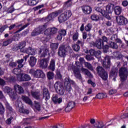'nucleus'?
<instances>
[{"instance_id": "obj_42", "label": "nucleus", "mask_w": 128, "mask_h": 128, "mask_svg": "<svg viewBox=\"0 0 128 128\" xmlns=\"http://www.w3.org/2000/svg\"><path fill=\"white\" fill-rule=\"evenodd\" d=\"M20 68H15L13 70V73L16 74L17 76V78L19 74H20Z\"/></svg>"}, {"instance_id": "obj_1", "label": "nucleus", "mask_w": 128, "mask_h": 128, "mask_svg": "<svg viewBox=\"0 0 128 128\" xmlns=\"http://www.w3.org/2000/svg\"><path fill=\"white\" fill-rule=\"evenodd\" d=\"M14 90L8 86H5L3 88V90L5 94H9L10 98L12 100H15L18 96V94H24V88L22 86L16 84L14 86Z\"/></svg>"}, {"instance_id": "obj_32", "label": "nucleus", "mask_w": 128, "mask_h": 128, "mask_svg": "<svg viewBox=\"0 0 128 128\" xmlns=\"http://www.w3.org/2000/svg\"><path fill=\"white\" fill-rule=\"evenodd\" d=\"M122 9L120 6H116L114 8V12L116 14H120Z\"/></svg>"}, {"instance_id": "obj_26", "label": "nucleus", "mask_w": 128, "mask_h": 128, "mask_svg": "<svg viewBox=\"0 0 128 128\" xmlns=\"http://www.w3.org/2000/svg\"><path fill=\"white\" fill-rule=\"evenodd\" d=\"M36 58L34 56H30L29 60V64L30 66H34L36 64Z\"/></svg>"}, {"instance_id": "obj_39", "label": "nucleus", "mask_w": 128, "mask_h": 128, "mask_svg": "<svg viewBox=\"0 0 128 128\" xmlns=\"http://www.w3.org/2000/svg\"><path fill=\"white\" fill-rule=\"evenodd\" d=\"M12 40L11 39H8L7 40H6L3 42V46H8L10 44H12Z\"/></svg>"}, {"instance_id": "obj_15", "label": "nucleus", "mask_w": 128, "mask_h": 128, "mask_svg": "<svg viewBox=\"0 0 128 128\" xmlns=\"http://www.w3.org/2000/svg\"><path fill=\"white\" fill-rule=\"evenodd\" d=\"M66 52L67 50L66 49V46H62L59 48L58 54L60 56L64 58V56H66Z\"/></svg>"}, {"instance_id": "obj_60", "label": "nucleus", "mask_w": 128, "mask_h": 128, "mask_svg": "<svg viewBox=\"0 0 128 128\" xmlns=\"http://www.w3.org/2000/svg\"><path fill=\"white\" fill-rule=\"evenodd\" d=\"M116 90H111L109 92L110 94H116Z\"/></svg>"}, {"instance_id": "obj_45", "label": "nucleus", "mask_w": 128, "mask_h": 128, "mask_svg": "<svg viewBox=\"0 0 128 128\" xmlns=\"http://www.w3.org/2000/svg\"><path fill=\"white\" fill-rule=\"evenodd\" d=\"M22 62H24V59H21L20 60H18V67L19 68H22L24 66V65H22Z\"/></svg>"}, {"instance_id": "obj_18", "label": "nucleus", "mask_w": 128, "mask_h": 128, "mask_svg": "<svg viewBox=\"0 0 128 128\" xmlns=\"http://www.w3.org/2000/svg\"><path fill=\"white\" fill-rule=\"evenodd\" d=\"M18 108L20 112H22V114H29L30 112L28 110L24 109V106L22 105V102H19L18 104Z\"/></svg>"}, {"instance_id": "obj_29", "label": "nucleus", "mask_w": 128, "mask_h": 128, "mask_svg": "<svg viewBox=\"0 0 128 128\" xmlns=\"http://www.w3.org/2000/svg\"><path fill=\"white\" fill-rule=\"evenodd\" d=\"M48 68L51 70H52V72L54 71V70H56V60H54L52 59L51 60Z\"/></svg>"}, {"instance_id": "obj_43", "label": "nucleus", "mask_w": 128, "mask_h": 128, "mask_svg": "<svg viewBox=\"0 0 128 128\" xmlns=\"http://www.w3.org/2000/svg\"><path fill=\"white\" fill-rule=\"evenodd\" d=\"M92 24H88L85 26V30L86 32H90L92 30Z\"/></svg>"}, {"instance_id": "obj_19", "label": "nucleus", "mask_w": 128, "mask_h": 128, "mask_svg": "<svg viewBox=\"0 0 128 128\" xmlns=\"http://www.w3.org/2000/svg\"><path fill=\"white\" fill-rule=\"evenodd\" d=\"M74 108V102H70L68 104L66 107L65 108V112H69Z\"/></svg>"}, {"instance_id": "obj_6", "label": "nucleus", "mask_w": 128, "mask_h": 128, "mask_svg": "<svg viewBox=\"0 0 128 128\" xmlns=\"http://www.w3.org/2000/svg\"><path fill=\"white\" fill-rule=\"evenodd\" d=\"M54 88L56 92L60 94H64V89L62 84L60 82H56L54 84Z\"/></svg>"}, {"instance_id": "obj_10", "label": "nucleus", "mask_w": 128, "mask_h": 128, "mask_svg": "<svg viewBox=\"0 0 128 128\" xmlns=\"http://www.w3.org/2000/svg\"><path fill=\"white\" fill-rule=\"evenodd\" d=\"M74 84V82L70 79V78L67 77L65 78L64 86L68 92L72 90V86H70V84Z\"/></svg>"}, {"instance_id": "obj_8", "label": "nucleus", "mask_w": 128, "mask_h": 128, "mask_svg": "<svg viewBox=\"0 0 128 128\" xmlns=\"http://www.w3.org/2000/svg\"><path fill=\"white\" fill-rule=\"evenodd\" d=\"M24 52L28 54V55L24 57V58L26 61L28 56H30H30H35V54H36V49L32 48V47H29L28 48H25V51Z\"/></svg>"}, {"instance_id": "obj_35", "label": "nucleus", "mask_w": 128, "mask_h": 128, "mask_svg": "<svg viewBox=\"0 0 128 128\" xmlns=\"http://www.w3.org/2000/svg\"><path fill=\"white\" fill-rule=\"evenodd\" d=\"M28 24H26L25 25H22V24H19L18 26V28H20V30H18L16 32H22V30H24V28H26V26H28Z\"/></svg>"}, {"instance_id": "obj_57", "label": "nucleus", "mask_w": 128, "mask_h": 128, "mask_svg": "<svg viewBox=\"0 0 128 128\" xmlns=\"http://www.w3.org/2000/svg\"><path fill=\"white\" fill-rule=\"evenodd\" d=\"M6 84V82L0 78V86H4Z\"/></svg>"}, {"instance_id": "obj_64", "label": "nucleus", "mask_w": 128, "mask_h": 128, "mask_svg": "<svg viewBox=\"0 0 128 128\" xmlns=\"http://www.w3.org/2000/svg\"><path fill=\"white\" fill-rule=\"evenodd\" d=\"M96 51L94 50H90V53L91 56H94Z\"/></svg>"}, {"instance_id": "obj_27", "label": "nucleus", "mask_w": 128, "mask_h": 128, "mask_svg": "<svg viewBox=\"0 0 128 128\" xmlns=\"http://www.w3.org/2000/svg\"><path fill=\"white\" fill-rule=\"evenodd\" d=\"M95 46H96L100 50L104 48V42L100 39L97 40L95 44Z\"/></svg>"}, {"instance_id": "obj_24", "label": "nucleus", "mask_w": 128, "mask_h": 128, "mask_svg": "<svg viewBox=\"0 0 128 128\" xmlns=\"http://www.w3.org/2000/svg\"><path fill=\"white\" fill-rule=\"evenodd\" d=\"M104 62H103V66L104 68H110V60L109 56H106L104 58Z\"/></svg>"}, {"instance_id": "obj_3", "label": "nucleus", "mask_w": 128, "mask_h": 128, "mask_svg": "<svg viewBox=\"0 0 128 128\" xmlns=\"http://www.w3.org/2000/svg\"><path fill=\"white\" fill-rule=\"evenodd\" d=\"M72 16V12L70 10H66L64 13L61 14L58 17V20L59 22H64L66 20Z\"/></svg>"}, {"instance_id": "obj_33", "label": "nucleus", "mask_w": 128, "mask_h": 128, "mask_svg": "<svg viewBox=\"0 0 128 128\" xmlns=\"http://www.w3.org/2000/svg\"><path fill=\"white\" fill-rule=\"evenodd\" d=\"M96 98H99L100 100H102L104 98H106V94L104 93H99L97 95H96Z\"/></svg>"}, {"instance_id": "obj_58", "label": "nucleus", "mask_w": 128, "mask_h": 128, "mask_svg": "<svg viewBox=\"0 0 128 128\" xmlns=\"http://www.w3.org/2000/svg\"><path fill=\"white\" fill-rule=\"evenodd\" d=\"M12 117H10V118H8L6 120V123L8 124H10L12 123Z\"/></svg>"}, {"instance_id": "obj_63", "label": "nucleus", "mask_w": 128, "mask_h": 128, "mask_svg": "<svg viewBox=\"0 0 128 128\" xmlns=\"http://www.w3.org/2000/svg\"><path fill=\"white\" fill-rule=\"evenodd\" d=\"M66 4L67 6H72V0H69L67 2H66Z\"/></svg>"}, {"instance_id": "obj_30", "label": "nucleus", "mask_w": 128, "mask_h": 128, "mask_svg": "<svg viewBox=\"0 0 128 128\" xmlns=\"http://www.w3.org/2000/svg\"><path fill=\"white\" fill-rule=\"evenodd\" d=\"M32 96L36 100H40V91L37 92H32Z\"/></svg>"}, {"instance_id": "obj_25", "label": "nucleus", "mask_w": 128, "mask_h": 128, "mask_svg": "<svg viewBox=\"0 0 128 128\" xmlns=\"http://www.w3.org/2000/svg\"><path fill=\"white\" fill-rule=\"evenodd\" d=\"M52 100L54 104H60L62 102V98H58V95H54L52 98Z\"/></svg>"}, {"instance_id": "obj_34", "label": "nucleus", "mask_w": 128, "mask_h": 128, "mask_svg": "<svg viewBox=\"0 0 128 128\" xmlns=\"http://www.w3.org/2000/svg\"><path fill=\"white\" fill-rule=\"evenodd\" d=\"M95 128H102L104 126V124L102 122H97L94 124Z\"/></svg>"}, {"instance_id": "obj_16", "label": "nucleus", "mask_w": 128, "mask_h": 128, "mask_svg": "<svg viewBox=\"0 0 128 128\" xmlns=\"http://www.w3.org/2000/svg\"><path fill=\"white\" fill-rule=\"evenodd\" d=\"M96 10L98 12H100L103 16H105L106 18L108 20H110V16L108 14V12H106V11L103 10L100 7H97L96 8Z\"/></svg>"}, {"instance_id": "obj_7", "label": "nucleus", "mask_w": 128, "mask_h": 128, "mask_svg": "<svg viewBox=\"0 0 128 128\" xmlns=\"http://www.w3.org/2000/svg\"><path fill=\"white\" fill-rule=\"evenodd\" d=\"M97 72L100 78H102L104 80H108V73L104 71V68L100 66H98L97 68Z\"/></svg>"}, {"instance_id": "obj_22", "label": "nucleus", "mask_w": 128, "mask_h": 128, "mask_svg": "<svg viewBox=\"0 0 128 128\" xmlns=\"http://www.w3.org/2000/svg\"><path fill=\"white\" fill-rule=\"evenodd\" d=\"M43 98L45 99L46 100H50V94L48 93V90L46 88H44L43 89Z\"/></svg>"}, {"instance_id": "obj_47", "label": "nucleus", "mask_w": 128, "mask_h": 128, "mask_svg": "<svg viewBox=\"0 0 128 128\" xmlns=\"http://www.w3.org/2000/svg\"><path fill=\"white\" fill-rule=\"evenodd\" d=\"M59 34H60L62 36H64L66 34V31L64 30H62L59 31Z\"/></svg>"}, {"instance_id": "obj_28", "label": "nucleus", "mask_w": 128, "mask_h": 128, "mask_svg": "<svg viewBox=\"0 0 128 128\" xmlns=\"http://www.w3.org/2000/svg\"><path fill=\"white\" fill-rule=\"evenodd\" d=\"M26 46V42H20L19 44L17 46V48L20 50L21 52H24L25 50H24V48Z\"/></svg>"}, {"instance_id": "obj_56", "label": "nucleus", "mask_w": 128, "mask_h": 128, "mask_svg": "<svg viewBox=\"0 0 128 128\" xmlns=\"http://www.w3.org/2000/svg\"><path fill=\"white\" fill-rule=\"evenodd\" d=\"M86 59L87 60H94V58H92V56H90V55H87L86 56Z\"/></svg>"}, {"instance_id": "obj_38", "label": "nucleus", "mask_w": 128, "mask_h": 128, "mask_svg": "<svg viewBox=\"0 0 128 128\" xmlns=\"http://www.w3.org/2000/svg\"><path fill=\"white\" fill-rule=\"evenodd\" d=\"M91 19L92 20H95V22H96L100 20V16H98L94 14L91 16Z\"/></svg>"}, {"instance_id": "obj_5", "label": "nucleus", "mask_w": 128, "mask_h": 128, "mask_svg": "<svg viewBox=\"0 0 128 128\" xmlns=\"http://www.w3.org/2000/svg\"><path fill=\"white\" fill-rule=\"evenodd\" d=\"M30 74L34 76V78H44L46 75L41 70H36V71L34 70H30Z\"/></svg>"}, {"instance_id": "obj_2", "label": "nucleus", "mask_w": 128, "mask_h": 128, "mask_svg": "<svg viewBox=\"0 0 128 128\" xmlns=\"http://www.w3.org/2000/svg\"><path fill=\"white\" fill-rule=\"evenodd\" d=\"M80 70H82V72H84V74H86V76H90V78H92V74L88 72V70L82 68V65H78L77 66L76 68L74 70V74L77 78H79V80L82 78Z\"/></svg>"}, {"instance_id": "obj_9", "label": "nucleus", "mask_w": 128, "mask_h": 128, "mask_svg": "<svg viewBox=\"0 0 128 128\" xmlns=\"http://www.w3.org/2000/svg\"><path fill=\"white\" fill-rule=\"evenodd\" d=\"M116 20L118 24L120 26H124L128 22V19L124 16H118L116 18Z\"/></svg>"}, {"instance_id": "obj_21", "label": "nucleus", "mask_w": 128, "mask_h": 128, "mask_svg": "<svg viewBox=\"0 0 128 128\" xmlns=\"http://www.w3.org/2000/svg\"><path fill=\"white\" fill-rule=\"evenodd\" d=\"M114 4H110L106 6V12H107V14H112V11L114 10Z\"/></svg>"}, {"instance_id": "obj_11", "label": "nucleus", "mask_w": 128, "mask_h": 128, "mask_svg": "<svg viewBox=\"0 0 128 128\" xmlns=\"http://www.w3.org/2000/svg\"><path fill=\"white\" fill-rule=\"evenodd\" d=\"M17 80L19 82H26L30 80V77L26 74H20L18 75Z\"/></svg>"}, {"instance_id": "obj_13", "label": "nucleus", "mask_w": 128, "mask_h": 128, "mask_svg": "<svg viewBox=\"0 0 128 128\" xmlns=\"http://www.w3.org/2000/svg\"><path fill=\"white\" fill-rule=\"evenodd\" d=\"M60 12H62V11L58 10L50 14L46 18V22H50V20H54V18H56V16H58Z\"/></svg>"}, {"instance_id": "obj_51", "label": "nucleus", "mask_w": 128, "mask_h": 128, "mask_svg": "<svg viewBox=\"0 0 128 128\" xmlns=\"http://www.w3.org/2000/svg\"><path fill=\"white\" fill-rule=\"evenodd\" d=\"M101 54H102V52H100V51L98 50V51L95 52V54L94 56H95L96 58H100Z\"/></svg>"}, {"instance_id": "obj_12", "label": "nucleus", "mask_w": 128, "mask_h": 128, "mask_svg": "<svg viewBox=\"0 0 128 128\" xmlns=\"http://www.w3.org/2000/svg\"><path fill=\"white\" fill-rule=\"evenodd\" d=\"M46 26H41L39 28H37L36 30L33 31L32 33V36H38V34H42V32L46 30Z\"/></svg>"}, {"instance_id": "obj_54", "label": "nucleus", "mask_w": 128, "mask_h": 128, "mask_svg": "<svg viewBox=\"0 0 128 128\" xmlns=\"http://www.w3.org/2000/svg\"><path fill=\"white\" fill-rule=\"evenodd\" d=\"M102 48H103L104 52H107L108 50V46L105 45L104 46L103 45Z\"/></svg>"}, {"instance_id": "obj_49", "label": "nucleus", "mask_w": 128, "mask_h": 128, "mask_svg": "<svg viewBox=\"0 0 128 128\" xmlns=\"http://www.w3.org/2000/svg\"><path fill=\"white\" fill-rule=\"evenodd\" d=\"M56 78H62V74H60V70H56Z\"/></svg>"}, {"instance_id": "obj_62", "label": "nucleus", "mask_w": 128, "mask_h": 128, "mask_svg": "<svg viewBox=\"0 0 128 128\" xmlns=\"http://www.w3.org/2000/svg\"><path fill=\"white\" fill-rule=\"evenodd\" d=\"M88 84H92V86L94 87L96 86V84L91 80H88Z\"/></svg>"}, {"instance_id": "obj_44", "label": "nucleus", "mask_w": 128, "mask_h": 128, "mask_svg": "<svg viewBox=\"0 0 128 128\" xmlns=\"http://www.w3.org/2000/svg\"><path fill=\"white\" fill-rule=\"evenodd\" d=\"M110 48H118V44H116L114 42H111L110 44Z\"/></svg>"}, {"instance_id": "obj_53", "label": "nucleus", "mask_w": 128, "mask_h": 128, "mask_svg": "<svg viewBox=\"0 0 128 128\" xmlns=\"http://www.w3.org/2000/svg\"><path fill=\"white\" fill-rule=\"evenodd\" d=\"M8 28V26L6 25L2 26V28H0V32H4L6 28Z\"/></svg>"}, {"instance_id": "obj_52", "label": "nucleus", "mask_w": 128, "mask_h": 128, "mask_svg": "<svg viewBox=\"0 0 128 128\" xmlns=\"http://www.w3.org/2000/svg\"><path fill=\"white\" fill-rule=\"evenodd\" d=\"M72 48L75 52H78L80 50V46L78 44H74L72 46Z\"/></svg>"}, {"instance_id": "obj_59", "label": "nucleus", "mask_w": 128, "mask_h": 128, "mask_svg": "<svg viewBox=\"0 0 128 128\" xmlns=\"http://www.w3.org/2000/svg\"><path fill=\"white\" fill-rule=\"evenodd\" d=\"M122 5L123 6H128V2L127 0L123 1L122 2Z\"/></svg>"}, {"instance_id": "obj_31", "label": "nucleus", "mask_w": 128, "mask_h": 128, "mask_svg": "<svg viewBox=\"0 0 128 128\" xmlns=\"http://www.w3.org/2000/svg\"><path fill=\"white\" fill-rule=\"evenodd\" d=\"M22 100L25 102L26 104H30V106H32V102L30 100V98L26 96H22Z\"/></svg>"}, {"instance_id": "obj_37", "label": "nucleus", "mask_w": 128, "mask_h": 128, "mask_svg": "<svg viewBox=\"0 0 128 128\" xmlns=\"http://www.w3.org/2000/svg\"><path fill=\"white\" fill-rule=\"evenodd\" d=\"M84 66L86 68H88L90 70H94V68H92V66L88 62H84Z\"/></svg>"}, {"instance_id": "obj_23", "label": "nucleus", "mask_w": 128, "mask_h": 128, "mask_svg": "<svg viewBox=\"0 0 128 128\" xmlns=\"http://www.w3.org/2000/svg\"><path fill=\"white\" fill-rule=\"evenodd\" d=\"M47 32L48 30L44 31V34H46V36H50V34H56L58 29H56V28H53L49 29L48 32Z\"/></svg>"}, {"instance_id": "obj_14", "label": "nucleus", "mask_w": 128, "mask_h": 128, "mask_svg": "<svg viewBox=\"0 0 128 128\" xmlns=\"http://www.w3.org/2000/svg\"><path fill=\"white\" fill-rule=\"evenodd\" d=\"M38 54L41 58L46 56V54H50V52H48V48L46 47L42 48L38 52Z\"/></svg>"}, {"instance_id": "obj_17", "label": "nucleus", "mask_w": 128, "mask_h": 128, "mask_svg": "<svg viewBox=\"0 0 128 128\" xmlns=\"http://www.w3.org/2000/svg\"><path fill=\"white\" fill-rule=\"evenodd\" d=\"M48 62H50V58H48L41 60L40 62V66L43 68H46L48 67Z\"/></svg>"}, {"instance_id": "obj_41", "label": "nucleus", "mask_w": 128, "mask_h": 128, "mask_svg": "<svg viewBox=\"0 0 128 128\" xmlns=\"http://www.w3.org/2000/svg\"><path fill=\"white\" fill-rule=\"evenodd\" d=\"M54 74L52 72H48L47 74V76L48 80H52V78H54Z\"/></svg>"}, {"instance_id": "obj_36", "label": "nucleus", "mask_w": 128, "mask_h": 128, "mask_svg": "<svg viewBox=\"0 0 128 128\" xmlns=\"http://www.w3.org/2000/svg\"><path fill=\"white\" fill-rule=\"evenodd\" d=\"M28 4L29 6H36L38 4L36 0H28Z\"/></svg>"}, {"instance_id": "obj_50", "label": "nucleus", "mask_w": 128, "mask_h": 128, "mask_svg": "<svg viewBox=\"0 0 128 128\" xmlns=\"http://www.w3.org/2000/svg\"><path fill=\"white\" fill-rule=\"evenodd\" d=\"M35 107L36 110H37L40 111V104L38 102H35Z\"/></svg>"}, {"instance_id": "obj_40", "label": "nucleus", "mask_w": 128, "mask_h": 128, "mask_svg": "<svg viewBox=\"0 0 128 128\" xmlns=\"http://www.w3.org/2000/svg\"><path fill=\"white\" fill-rule=\"evenodd\" d=\"M50 48L52 50H56L58 48V43H52L50 44Z\"/></svg>"}, {"instance_id": "obj_48", "label": "nucleus", "mask_w": 128, "mask_h": 128, "mask_svg": "<svg viewBox=\"0 0 128 128\" xmlns=\"http://www.w3.org/2000/svg\"><path fill=\"white\" fill-rule=\"evenodd\" d=\"M4 108L2 104L0 103V114H4Z\"/></svg>"}, {"instance_id": "obj_20", "label": "nucleus", "mask_w": 128, "mask_h": 128, "mask_svg": "<svg viewBox=\"0 0 128 128\" xmlns=\"http://www.w3.org/2000/svg\"><path fill=\"white\" fill-rule=\"evenodd\" d=\"M82 10L86 14H90L92 12V8L90 6H84L82 7Z\"/></svg>"}, {"instance_id": "obj_4", "label": "nucleus", "mask_w": 128, "mask_h": 128, "mask_svg": "<svg viewBox=\"0 0 128 128\" xmlns=\"http://www.w3.org/2000/svg\"><path fill=\"white\" fill-rule=\"evenodd\" d=\"M119 75L122 82L126 80L128 78V69L126 68H121L119 70Z\"/></svg>"}, {"instance_id": "obj_55", "label": "nucleus", "mask_w": 128, "mask_h": 128, "mask_svg": "<svg viewBox=\"0 0 128 128\" xmlns=\"http://www.w3.org/2000/svg\"><path fill=\"white\" fill-rule=\"evenodd\" d=\"M118 74V70H116L115 72L112 71L110 72V76H116Z\"/></svg>"}, {"instance_id": "obj_61", "label": "nucleus", "mask_w": 128, "mask_h": 128, "mask_svg": "<svg viewBox=\"0 0 128 128\" xmlns=\"http://www.w3.org/2000/svg\"><path fill=\"white\" fill-rule=\"evenodd\" d=\"M14 11V7L12 6L8 9V12L12 13Z\"/></svg>"}, {"instance_id": "obj_46", "label": "nucleus", "mask_w": 128, "mask_h": 128, "mask_svg": "<svg viewBox=\"0 0 128 128\" xmlns=\"http://www.w3.org/2000/svg\"><path fill=\"white\" fill-rule=\"evenodd\" d=\"M78 33L76 32L73 34L72 40L74 41L78 40Z\"/></svg>"}]
</instances>
